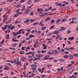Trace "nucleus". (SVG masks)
<instances>
[{"instance_id":"1","label":"nucleus","mask_w":78,"mask_h":78,"mask_svg":"<svg viewBox=\"0 0 78 78\" xmlns=\"http://www.w3.org/2000/svg\"><path fill=\"white\" fill-rule=\"evenodd\" d=\"M14 61L15 63H16V64H17V65L20 66L21 67H22V66L21 64V62H19V58H15Z\"/></svg>"},{"instance_id":"2","label":"nucleus","mask_w":78,"mask_h":78,"mask_svg":"<svg viewBox=\"0 0 78 78\" xmlns=\"http://www.w3.org/2000/svg\"><path fill=\"white\" fill-rule=\"evenodd\" d=\"M44 11L41 9L38 8L37 9V12H39V13L40 14H42V12H44Z\"/></svg>"},{"instance_id":"3","label":"nucleus","mask_w":78,"mask_h":78,"mask_svg":"<svg viewBox=\"0 0 78 78\" xmlns=\"http://www.w3.org/2000/svg\"><path fill=\"white\" fill-rule=\"evenodd\" d=\"M36 56L38 58L37 59L38 60H39V59H41V58L42 56H43V55L41 54H37L36 55Z\"/></svg>"},{"instance_id":"4","label":"nucleus","mask_w":78,"mask_h":78,"mask_svg":"<svg viewBox=\"0 0 78 78\" xmlns=\"http://www.w3.org/2000/svg\"><path fill=\"white\" fill-rule=\"evenodd\" d=\"M75 68L74 67L70 69V73H72L74 71H75Z\"/></svg>"},{"instance_id":"5","label":"nucleus","mask_w":78,"mask_h":78,"mask_svg":"<svg viewBox=\"0 0 78 78\" xmlns=\"http://www.w3.org/2000/svg\"><path fill=\"white\" fill-rule=\"evenodd\" d=\"M49 55H46L44 57V60H47V59H48V57H49Z\"/></svg>"},{"instance_id":"6","label":"nucleus","mask_w":78,"mask_h":78,"mask_svg":"<svg viewBox=\"0 0 78 78\" xmlns=\"http://www.w3.org/2000/svg\"><path fill=\"white\" fill-rule=\"evenodd\" d=\"M48 55H51V54L53 55L54 54V51H52L51 52V51H48Z\"/></svg>"},{"instance_id":"7","label":"nucleus","mask_w":78,"mask_h":78,"mask_svg":"<svg viewBox=\"0 0 78 78\" xmlns=\"http://www.w3.org/2000/svg\"><path fill=\"white\" fill-rule=\"evenodd\" d=\"M7 27H8V25H5L4 26V27H3L2 28V29L3 30H6V28H7Z\"/></svg>"},{"instance_id":"8","label":"nucleus","mask_w":78,"mask_h":78,"mask_svg":"<svg viewBox=\"0 0 78 78\" xmlns=\"http://www.w3.org/2000/svg\"><path fill=\"white\" fill-rule=\"evenodd\" d=\"M59 30H57L55 31L54 32V34H56V35H58V33H59Z\"/></svg>"},{"instance_id":"9","label":"nucleus","mask_w":78,"mask_h":78,"mask_svg":"<svg viewBox=\"0 0 78 78\" xmlns=\"http://www.w3.org/2000/svg\"><path fill=\"white\" fill-rule=\"evenodd\" d=\"M69 39L70 41V40H71V41H72L74 39V37H69Z\"/></svg>"},{"instance_id":"10","label":"nucleus","mask_w":78,"mask_h":78,"mask_svg":"<svg viewBox=\"0 0 78 78\" xmlns=\"http://www.w3.org/2000/svg\"><path fill=\"white\" fill-rule=\"evenodd\" d=\"M60 37H61V36H60V35H59L58 34L57 37H56V39H59Z\"/></svg>"},{"instance_id":"11","label":"nucleus","mask_w":78,"mask_h":78,"mask_svg":"<svg viewBox=\"0 0 78 78\" xmlns=\"http://www.w3.org/2000/svg\"><path fill=\"white\" fill-rule=\"evenodd\" d=\"M12 34H13V36H17V34L15 32H13L12 33Z\"/></svg>"},{"instance_id":"12","label":"nucleus","mask_w":78,"mask_h":78,"mask_svg":"<svg viewBox=\"0 0 78 78\" xmlns=\"http://www.w3.org/2000/svg\"><path fill=\"white\" fill-rule=\"evenodd\" d=\"M59 61H60V62H64V61H65V60L63 59H62V58H60L59 59Z\"/></svg>"},{"instance_id":"13","label":"nucleus","mask_w":78,"mask_h":78,"mask_svg":"<svg viewBox=\"0 0 78 78\" xmlns=\"http://www.w3.org/2000/svg\"><path fill=\"white\" fill-rule=\"evenodd\" d=\"M21 59L22 61H25L26 60V58L24 57H22Z\"/></svg>"},{"instance_id":"14","label":"nucleus","mask_w":78,"mask_h":78,"mask_svg":"<svg viewBox=\"0 0 78 78\" xmlns=\"http://www.w3.org/2000/svg\"><path fill=\"white\" fill-rule=\"evenodd\" d=\"M20 54H21V55H23V54H24V51H20Z\"/></svg>"},{"instance_id":"15","label":"nucleus","mask_w":78,"mask_h":78,"mask_svg":"<svg viewBox=\"0 0 78 78\" xmlns=\"http://www.w3.org/2000/svg\"><path fill=\"white\" fill-rule=\"evenodd\" d=\"M31 2H32L30 0L27 2V5H29V4H30V3H31Z\"/></svg>"},{"instance_id":"16","label":"nucleus","mask_w":78,"mask_h":78,"mask_svg":"<svg viewBox=\"0 0 78 78\" xmlns=\"http://www.w3.org/2000/svg\"><path fill=\"white\" fill-rule=\"evenodd\" d=\"M61 21V20L59 18L57 19V20L56 21V23H59V22H60Z\"/></svg>"},{"instance_id":"17","label":"nucleus","mask_w":78,"mask_h":78,"mask_svg":"<svg viewBox=\"0 0 78 78\" xmlns=\"http://www.w3.org/2000/svg\"><path fill=\"white\" fill-rule=\"evenodd\" d=\"M28 12V10H27L26 11H25V12L24 13V14H27Z\"/></svg>"},{"instance_id":"18","label":"nucleus","mask_w":78,"mask_h":78,"mask_svg":"<svg viewBox=\"0 0 78 78\" xmlns=\"http://www.w3.org/2000/svg\"><path fill=\"white\" fill-rule=\"evenodd\" d=\"M30 20H27H27H25V21H24V23H27V22H30Z\"/></svg>"},{"instance_id":"19","label":"nucleus","mask_w":78,"mask_h":78,"mask_svg":"<svg viewBox=\"0 0 78 78\" xmlns=\"http://www.w3.org/2000/svg\"><path fill=\"white\" fill-rule=\"evenodd\" d=\"M61 29L62 30H65L66 29V27H61Z\"/></svg>"},{"instance_id":"20","label":"nucleus","mask_w":78,"mask_h":78,"mask_svg":"<svg viewBox=\"0 0 78 78\" xmlns=\"http://www.w3.org/2000/svg\"><path fill=\"white\" fill-rule=\"evenodd\" d=\"M19 14H18V13H17L15 14L14 15L13 17H17V16H19Z\"/></svg>"},{"instance_id":"21","label":"nucleus","mask_w":78,"mask_h":78,"mask_svg":"<svg viewBox=\"0 0 78 78\" xmlns=\"http://www.w3.org/2000/svg\"><path fill=\"white\" fill-rule=\"evenodd\" d=\"M38 24H39V23H34L33 24V25H34V26H35V25H38Z\"/></svg>"},{"instance_id":"22","label":"nucleus","mask_w":78,"mask_h":78,"mask_svg":"<svg viewBox=\"0 0 78 78\" xmlns=\"http://www.w3.org/2000/svg\"><path fill=\"white\" fill-rule=\"evenodd\" d=\"M69 50H74L75 48L73 47H70L69 48Z\"/></svg>"},{"instance_id":"23","label":"nucleus","mask_w":78,"mask_h":78,"mask_svg":"<svg viewBox=\"0 0 78 78\" xmlns=\"http://www.w3.org/2000/svg\"><path fill=\"white\" fill-rule=\"evenodd\" d=\"M73 23H74V21H72L69 23V24H70V25H71V24H72Z\"/></svg>"},{"instance_id":"24","label":"nucleus","mask_w":78,"mask_h":78,"mask_svg":"<svg viewBox=\"0 0 78 78\" xmlns=\"http://www.w3.org/2000/svg\"><path fill=\"white\" fill-rule=\"evenodd\" d=\"M32 70L33 71L36 70V68L34 67H32Z\"/></svg>"},{"instance_id":"25","label":"nucleus","mask_w":78,"mask_h":78,"mask_svg":"<svg viewBox=\"0 0 78 78\" xmlns=\"http://www.w3.org/2000/svg\"><path fill=\"white\" fill-rule=\"evenodd\" d=\"M54 27H55V25H53L51 26V27H50L49 29L50 30H51V29H52V28H54Z\"/></svg>"},{"instance_id":"26","label":"nucleus","mask_w":78,"mask_h":78,"mask_svg":"<svg viewBox=\"0 0 78 78\" xmlns=\"http://www.w3.org/2000/svg\"><path fill=\"white\" fill-rule=\"evenodd\" d=\"M32 53V52L30 51L29 52L25 53V55H29V54H31Z\"/></svg>"},{"instance_id":"27","label":"nucleus","mask_w":78,"mask_h":78,"mask_svg":"<svg viewBox=\"0 0 78 78\" xmlns=\"http://www.w3.org/2000/svg\"><path fill=\"white\" fill-rule=\"evenodd\" d=\"M29 37H34V35H30L29 36Z\"/></svg>"},{"instance_id":"28","label":"nucleus","mask_w":78,"mask_h":78,"mask_svg":"<svg viewBox=\"0 0 78 78\" xmlns=\"http://www.w3.org/2000/svg\"><path fill=\"white\" fill-rule=\"evenodd\" d=\"M9 35L7 34L6 36V39H9Z\"/></svg>"},{"instance_id":"29","label":"nucleus","mask_w":78,"mask_h":78,"mask_svg":"<svg viewBox=\"0 0 78 78\" xmlns=\"http://www.w3.org/2000/svg\"><path fill=\"white\" fill-rule=\"evenodd\" d=\"M14 28V26H12L10 28V30H13Z\"/></svg>"},{"instance_id":"30","label":"nucleus","mask_w":78,"mask_h":78,"mask_svg":"<svg viewBox=\"0 0 78 78\" xmlns=\"http://www.w3.org/2000/svg\"><path fill=\"white\" fill-rule=\"evenodd\" d=\"M66 18H64L62 21V22H66Z\"/></svg>"},{"instance_id":"31","label":"nucleus","mask_w":78,"mask_h":78,"mask_svg":"<svg viewBox=\"0 0 78 78\" xmlns=\"http://www.w3.org/2000/svg\"><path fill=\"white\" fill-rule=\"evenodd\" d=\"M32 67H34L35 68H36L37 67V66L35 65H32Z\"/></svg>"},{"instance_id":"32","label":"nucleus","mask_w":78,"mask_h":78,"mask_svg":"<svg viewBox=\"0 0 78 78\" xmlns=\"http://www.w3.org/2000/svg\"><path fill=\"white\" fill-rule=\"evenodd\" d=\"M48 14V13L47 12H46V13H43L44 17V16H47V15Z\"/></svg>"},{"instance_id":"33","label":"nucleus","mask_w":78,"mask_h":78,"mask_svg":"<svg viewBox=\"0 0 78 78\" xmlns=\"http://www.w3.org/2000/svg\"><path fill=\"white\" fill-rule=\"evenodd\" d=\"M46 28V27H42V28L41 29V30H45V29Z\"/></svg>"},{"instance_id":"34","label":"nucleus","mask_w":78,"mask_h":78,"mask_svg":"<svg viewBox=\"0 0 78 78\" xmlns=\"http://www.w3.org/2000/svg\"><path fill=\"white\" fill-rule=\"evenodd\" d=\"M56 6H59V5H61L60 4H59V3L57 2L55 3Z\"/></svg>"},{"instance_id":"35","label":"nucleus","mask_w":78,"mask_h":78,"mask_svg":"<svg viewBox=\"0 0 78 78\" xmlns=\"http://www.w3.org/2000/svg\"><path fill=\"white\" fill-rule=\"evenodd\" d=\"M11 26H12V24H10L8 26V30L9 29V28H10V27H11Z\"/></svg>"},{"instance_id":"36","label":"nucleus","mask_w":78,"mask_h":78,"mask_svg":"<svg viewBox=\"0 0 78 78\" xmlns=\"http://www.w3.org/2000/svg\"><path fill=\"white\" fill-rule=\"evenodd\" d=\"M3 43H4V40H3L0 43V45H2V44H3Z\"/></svg>"},{"instance_id":"37","label":"nucleus","mask_w":78,"mask_h":78,"mask_svg":"<svg viewBox=\"0 0 78 78\" xmlns=\"http://www.w3.org/2000/svg\"><path fill=\"white\" fill-rule=\"evenodd\" d=\"M74 77H75V76L72 75L70 77H69L68 78H74Z\"/></svg>"},{"instance_id":"38","label":"nucleus","mask_w":78,"mask_h":78,"mask_svg":"<svg viewBox=\"0 0 78 78\" xmlns=\"http://www.w3.org/2000/svg\"><path fill=\"white\" fill-rule=\"evenodd\" d=\"M67 34H70V30H69L67 32Z\"/></svg>"},{"instance_id":"39","label":"nucleus","mask_w":78,"mask_h":78,"mask_svg":"<svg viewBox=\"0 0 78 78\" xmlns=\"http://www.w3.org/2000/svg\"><path fill=\"white\" fill-rule=\"evenodd\" d=\"M47 46L45 45L44 47V50H45L46 48H47Z\"/></svg>"},{"instance_id":"40","label":"nucleus","mask_w":78,"mask_h":78,"mask_svg":"<svg viewBox=\"0 0 78 78\" xmlns=\"http://www.w3.org/2000/svg\"><path fill=\"white\" fill-rule=\"evenodd\" d=\"M25 0H21L20 1V2L21 3H23L25 2Z\"/></svg>"},{"instance_id":"41","label":"nucleus","mask_w":78,"mask_h":78,"mask_svg":"<svg viewBox=\"0 0 78 78\" xmlns=\"http://www.w3.org/2000/svg\"><path fill=\"white\" fill-rule=\"evenodd\" d=\"M8 8L7 7H6L4 9V11H7L8 10Z\"/></svg>"},{"instance_id":"42","label":"nucleus","mask_w":78,"mask_h":78,"mask_svg":"<svg viewBox=\"0 0 78 78\" xmlns=\"http://www.w3.org/2000/svg\"><path fill=\"white\" fill-rule=\"evenodd\" d=\"M25 48H26V47H22L21 48V50H24Z\"/></svg>"},{"instance_id":"43","label":"nucleus","mask_w":78,"mask_h":78,"mask_svg":"<svg viewBox=\"0 0 78 78\" xmlns=\"http://www.w3.org/2000/svg\"><path fill=\"white\" fill-rule=\"evenodd\" d=\"M73 55L75 57H78V55L77 54H74Z\"/></svg>"},{"instance_id":"44","label":"nucleus","mask_w":78,"mask_h":78,"mask_svg":"<svg viewBox=\"0 0 78 78\" xmlns=\"http://www.w3.org/2000/svg\"><path fill=\"white\" fill-rule=\"evenodd\" d=\"M10 22V21H9V20L8 21H6V22L5 23L6 24H8V23H9Z\"/></svg>"},{"instance_id":"45","label":"nucleus","mask_w":78,"mask_h":78,"mask_svg":"<svg viewBox=\"0 0 78 78\" xmlns=\"http://www.w3.org/2000/svg\"><path fill=\"white\" fill-rule=\"evenodd\" d=\"M70 59H72L73 58V56L72 55H70L69 56Z\"/></svg>"},{"instance_id":"46","label":"nucleus","mask_w":78,"mask_h":78,"mask_svg":"<svg viewBox=\"0 0 78 78\" xmlns=\"http://www.w3.org/2000/svg\"><path fill=\"white\" fill-rule=\"evenodd\" d=\"M63 3L65 4V5H68V2L64 1L63 2Z\"/></svg>"},{"instance_id":"47","label":"nucleus","mask_w":78,"mask_h":78,"mask_svg":"<svg viewBox=\"0 0 78 78\" xmlns=\"http://www.w3.org/2000/svg\"><path fill=\"white\" fill-rule=\"evenodd\" d=\"M55 54H58V51H57V50H55Z\"/></svg>"},{"instance_id":"48","label":"nucleus","mask_w":78,"mask_h":78,"mask_svg":"<svg viewBox=\"0 0 78 78\" xmlns=\"http://www.w3.org/2000/svg\"><path fill=\"white\" fill-rule=\"evenodd\" d=\"M64 57L65 58H68V55H65L64 56Z\"/></svg>"},{"instance_id":"49","label":"nucleus","mask_w":78,"mask_h":78,"mask_svg":"<svg viewBox=\"0 0 78 78\" xmlns=\"http://www.w3.org/2000/svg\"><path fill=\"white\" fill-rule=\"evenodd\" d=\"M17 45V44L15 43V44H14L12 45L13 47H15V46H16Z\"/></svg>"},{"instance_id":"50","label":"nucleus","mask_w":78,"mask_h":78,"mask_svg":"<svg viewBox=\"0 0 78 78\" xmlns=\"http://www.w3.org/2000/svg\"><path fill=\"white\" fill-rule=\"evenodd\" d=\"M9 48V49H10L11 50H15L16 48Z\"/></svg>"},{"instance_id":"51","label":"nucleus","mask_w":78,"mask_h":78,"mask_svg":"<svg viewBox=\"0 0 78 78\" xmlns=\"http://www.w3.org/2000/svg\"><path fill=\"white\" fill-rule=\"evenodd\" d=\"M30 21H31V22H33L35 21V20L32 19L30 20Z\"/></svg>"},{"instance_id":"52","label":"nucleus","mask_w":78,"mask_h":78,"mask_svg":"<svg viewBox=\"0 0 78 78\" xmlns=\"http://www.w3.org/2000/svg\"><path fill=\"white\" fill-rule=\"evenodd\" d=\"M19 41H17V40H13V42H18Z\"/></svg>"},{"instance_id":"53","label":"nucleus","mask_w":78,"mask_h":78,"mask_svg":"<svg viewBox=\"0 0 78 78\" xmlns=\"http://www.w3.org/2000/svg\"><path fill=\"white\" fill-rule=\"evenodd\" d=\"M8 70H10V69H9V68H5V67L4 68V70H8Z\"/></svg>"},{"instance_id":"54","label":"nucleus","mask_w":78,"mask_h":78,"mask_svg":"<svg viewBox=\"0 0 78 78\" xmlns=\"http://www.w3.org/2000/svg\"><path fill=\"white\" fill-rule=\"evenodd\" d=\"M49 60H51L52 59H53V57H51L50 58H49Z\"/></svg>"},{"instance_id":"55","label":"nucleus","mask_w":78,"mask_h":78,"mask_svg":"<svg viewBox=\"0 0 78 78\" xmlns=\"http://www.w3.org/2000/svg\"><path fill=\"white\" fill-rule=\"evenodd\" d=\"M20 7V5H18L16 6V8H18Z\"/></svg>"},{"instance_id":"56","label":"nucleus","mask_w":78,"mask_h":78,"mask_svg":"<svg viewBox=\"0 0 78 78\" xmlns=\"http://www.w3.org/2000/svg\"><path fill=\"white\" fill-rule=\"evenodd\" d=\"M39 16L40 17H44V14H42V15H39Z\"/></svg>"},{"instance_id":"57","label":"nucleus","mask_w":78,"mask_h":78,"mask_svg":"<svg viewBox=\"0 0 78 78\" xmlns=\"http://www.w3.org/2000/svg\"><path fill=\"white\" fill-rule=\"evenodd\" d=\"M45 52H46V50L41 51V53H45Z\"/></svg>"},{"instance_id":"58","label":"nucleus","mask_w":78,"mask_h":78,"mask_svg":"<svg viewBox=\"0 0 78 78\" xmlns=\"http://www.w3.org/2000/svg\"><path fill=\"white\" fill-rule=\"evenodd\" d=\"M54 22H55V21H54V20H52L51 21V23H53Z\"/></svg>"},{"instance_id":"59","label":"nucleus","mask_w":78,"mask_h":78,"mask_svg":"<svg viewBox=\"0 0 78 78\" xmlns=\"http://www.w3.org/2000/svg\"><path fill=\"white\" fill-rule=\"evenodd\" d=\"M30 16H33V12H31L30 13Z\"/></svg>"},{"instance_id":"60","label":"nucleus","mask_w":78,"mask_h":78,"mask_svg":"<svg viewBox=\"0 0 78 78\" xmlns=\"http://www.w3.org/2000/svg\"><path fill=\"white\" fill-rule=\"evenodd\" d=\"M74 75H78V74L77 72H75L74 73Z\"/></svg>"},{"instance_id":"61","label":"nucleus","mask_w":78,"mask_h":78,"mask_svg":"<svg viewBox=\"0 0 78 78\" xmlns=\"http://www.w3.org/2000/svg\"><path fill=\"white\" fill-rule=\"evenodd\" d=\"M22 45V43H20L19 45V47H21V45Z\"/></svg>"},{"instance_id":"62","label":"nucleus","mask_w":78,"mask_h":78,"mask_svg":"<svg viewBox=\"0 0 78 78\" xmlns=\"http://www.w3.org/2000/svg\"><path fill=\"white\" fill-rule=\"evenodd\" d=\"M47 19L48 20H50V17H48L47 18Z\"/></svg>"},{"instance_id":"63","label":"nucleus","mask_w":78,"mask_h":78,"mask_svg":"<svg viewBox=\"0 0 78 78\" xmlns=\"http://www.w3.org/2000/svg\"><path fill=\"white\" fill-rule=\"evenodd\" d=\"M38 70L39 72H41V71H42L41 69L40 68H38Z\"/></svg>"},{"instance_id":"64","label":"nucleus","mask_w":78,"mask_h":78,"mask_svg":"<svg viewBox=\"0 0 78 78\" xmlns=\"http://www.w3.org/2000/svg\"><path fill=\"white\" fill-rule=\"evenodd\" d=\"M72 66V64H69L68 66V67H71V66Z\"/></svg>"}]
</instances>
